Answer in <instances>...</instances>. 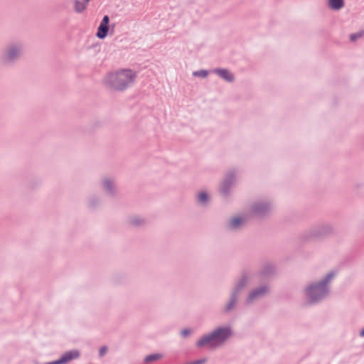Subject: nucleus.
Wrapping results in <instances>:
<instances>
[{
    "label": "nucleus",
    "mask_w": 364,
    "mask_h": 364,
    "mask_svg": "<svg viewBox=\"0 0 364 364\" xmlns=\"http://www.w3.org/2000/svg\"><path fill=\"white\" fill-rule=\"evenodd\" d=\"M336 274V270H331L320 279L309 282L305 287L304 293L309 303L318 304L328 297L331 291V284Z\"/></svg>",
    "instance_id": "1"
},
{
    "label": "nucleus",
    "mask_w": 364,
    "mask_h": 364,
    "mask_svg": "<svg viewBox=\"0 0 364 364\" xmlns=\"http://www.w3.org/2000/svg\"><path fill=\"white\" fill-rule=\"evenodd\" d=\"M234 336L230 324L219 325L210 332L201 336L196 341L198 348L216 349L223 346Z\"/></svg>",
    "instance_id": "2"
},
{
    "label": "nucleus",
    "mask_w": 364,
    "mask_h": 364,
    "mask_svg": "<svg viewBox=\"0 0 364 364\" xmlns=\"http://www.w3.org/2000/svg\"><path fill=\"white\" fill-rule=\"evenodd\" d=\"M136 77V72L130 69H122L108 73L104 78V83L113 90L123 91L134 83Z\"/></svg>",
    "instance_id": "3"
},
{
    "label": "nucleus",
    "mask_w": 364,
    "mask_h": 364,
    "mask_svg": "<svg viewBox=\"0 0 364 364\" xmlns=\"http://www.w3.org/2000/svg\"><path fill=\"white\" fill-rule=\"evenodd\" d=\"M23 50V42L20 41L10 42L4 48L0 55V60L4 64H12L21 57Z\"/></svg>",
    "instance_id": "4"
},
{
    "label": "nucleus",
    "mask_w": 364,
    "mask_h": 364,
    "mask_svg": "<svg viewBox=\"0 0 364 364\" xmlns=\"http://www.w3.org/2000/svg\"><path fill=\"white\" fill-rule=\"evenodd\" d=\"M237 171L235 169L228 171L218 187V191L221 196L228 198L232 193V188L236 183Z\"/></svg>",
    "instance_id": "5"
},
{
    "label": "nucleus",
    "mask_w": 364,
    "mask_h": 364,
    "mask_svg": "<svg viewBox=\"0 0 364 364\" xmlns=\"http://www.w3.org/2000/svg\"><path fill=\"white\" fill-rule=\"evenodd\" d=\"M274 208V203L268 198L259 199L250 206V212L256 216L264 217L269 214Z\"/></svg>",
    "instance_id": "6"
},
{
    "label": "nucleus",
    "mask_w": 364,
    "mask_h": 364,
    "mask_svg": "<svg viewBox=\"0 0 364 364\" xmlns=\"http://www.w3.org/2000/svg\"><path fill=\"white\" fill-rule=\"evenodd\" d=\"M269 291V287L262 284L251 289L247 294L245 303L247 306H251L264 297Z\"/></svg>",
    "instance_id": "7"
},
{
    "label": "nucleus",
    "mask_w": 364,
    "mask_h": 364,
    "mask_svg": "<svg viewBox=\"0 0 364 364\" xmlns=\"http://www.w3.org/2000/svg\"><path fill=\"white\" fill-rule=\"evenodd\" d=\"M240 296L235 294L230 291L228 296L225 300L223 304L221 306V314L228 316L232 314L237 307Z\"/></svg>",
    "instance_id": "8"
},
{
    "label": "nucleus",
    "mask_w": 364,
    "mask_h": 364,
    "mask_svg": "<svg viewBox=\"0 0 364 364\" xmlns=\"http://www.w3.org/2000/svg\"><path fill=\"white\" fill-rule=\"evenodd\" d=\"M247 216L245 213L237 214L228 219L225 223V228L230 231L241 230L247 221Z\"/></svg>",
    "instance_id": "9"
},
{
    "label": "nucleus",
    "mask_w": 364,
    "mask_h": 364,
    "mask_svg": "<svg viewBox=\"0 0 364 364\" xmlns=\"http://www.w3.org/2000/svg\"><path fill=\"white\" fill-rule=\"evenodd\" d=\"M101 188L104 193L113 198L117 196L118 190L115 179L109 176H105L101 180Z\"/></svg>",
    "instance_id": "10"
},
{
    "label": "nucleus",
    "mask_w": 364,
    "mask_h": 364,
    "mask_svg": "<svg viewBox=\"0 0 364 364\" xmlns=\"http://www.w3.org/2000/svg\"><path fill=\"white\" fill-rule=\"evenodd\" d=\"M250 281V275L247 272H243L235 280L233 287L231 288V292L241 296L243 290L245 289Z\"/></svg>",
    "instance_id": "11"
},
{
    "label": "nucleus",
    "mask_w": 364,
    "mask_h": 364,
    "mask_svg": "<svg viewBox=\"0 0 364 364\" xmlns=\"http://www.w3.org/2000/svg\"><path fill=\"white\" fill-rule=\"evenodd\" d=\"M333 230L332 226L328 223H323L314 227L311 230V235L315 237H323L329 235Z\"/></svg>",
    "instance_id": "12"
},
{
    "label": "nucleus",
    "mask_w": 364,
    "mask_h": 364,
    "mask_svg": "<svg viewBox=\"0 0 364 364\" xmlns=\"http://www.w3.org/2000/svg\"><path fill=\"white\" fill-rule=\"evenodd\" d=\"M211 73L218 75L220 78L228 82H232L235 80V75L229 70L225 68H215Z\"/></svg>",
    "instance_id": "13"
},
{
    "label": "nucleus",
    "mask_w": 364,
    "mask_h": 364,
    "mask_svg": "<svg viewBox=\"0 0 364 364\" xmlns=\"http://www.w3.org/2000/svg\"><path fill=\"white\" fill-rule=\"evenodd\" d=\"M109 18L108 16L106 15L103 17L102 21L100 22L96 34L97 38H99L100 39H104L107 36L109 30Z\"/></svg>",
    "instance_id": "14"
},
{
    "label": "nucleus",
    "mask_w": 364,
    "mask_h": 364,
    "mask_svg": "<svg viewBox=\"0 0 364 364\" xmlns=\"http://www.w3.org/2000/svg\"><path fill=\"white\" fill-rule=\"evenodd\" d=\"M80 357V352L77 350H72L63 353L59 358L61 364H68L70 361L77 359Z\"/></svg>",
    "instance_id": "15"
},
{
    "label": "nucleus",
    "mask_w": 364,
    "mask_h": 364,
    "mask_svg": "<svg viewBox=\"0 0 364 364\" xmlns=\"http://www.w3.org/2000/svg\"><path fill=\"white\" fill-rule=\"evenodd\" d=\"M275 268L272 263H265L260 269V274L262 276H269L274 272Z\"/></svg>",
    "instance_id": "16"
},
{
    "label": "nucleus",
    "mask_w": 364,
    "mask_h": 364,
    "mask_svg": "<svg viewBox=\"0 0 364 364\" xmlns=\"http://www.w3.org/2000/svg\"><path fill=\"white\" fill-rule=\"evenodd\" d=\"M197 201L202 205H205L209 201V196L206 191L199 192L196 196Z\"/></svg>",
    "instance_id": "17"
},
{
    "label": "nucleus",
    "mask_w": 364,
    "mask_h": 364,
    "mask_svg": "<svg viewBox=\"0 0 364 364\" xmlns=\"http://www.w3.org/2000/svg\"><path fill=\"white\" fill-rule=\"evenodd\" d=\"M328 6L333 10H340L344 6V0H328Z\"/></svg>",
    "instance_id": "18"
},
{
    "label": "nucleus",
    "mask_w": 364,
    "mask_h": 364,
    "mask_svg": "<svg viewBox=\"0 0 364 364\" xmlns=\"http://www.w3.org/2000/svg\"><path fill=\"white\" fill-rule=\"evenodd\" d=\"M90 1V0H76L75 1V11L77 13H80V12L83 11L85 9L87 3Z\"/></svg>",
    "instance_id": "19"
},
{
    "label": "nucleus",
    "mask_w": 364,
    "mask_h": 364,
    "mask_svg": "<svg viewBox=\"0 0 364 364\" xmlns=\"http://www.w3.org/2000/svg\"><path fill=\"white\" fill-rule=\"evenodd\" d=\"M164 357L162 353H154L149 355L144 358V362L145 363H149L161 359Z\"/></svg>",
    "instance_id": "20"
},
{
    "label": "nucleus",
    "mask_w": 364,
    "mask_h": 364,
    "mask_svg": "<svg viewBox=\"0 0 364 364\" xmlns=\"http://www.w3.org/2000/svg\"><path fill=\"white\" fill-rule=\"evenodd\" d=\"M128 222L130 225L134 226H139L144 223V218L140 216L134 215L132 216L128 219Z\"/></svg>",
    "instance_id": "21"
},
{
    "label": "nucleus",
    "mask_w": 364,
    "mask_h": 364,
    "mask_svg": "<svg viewBox=\"0 0 364 364\" xmlns=\"http://www.w3.org/2000/svg\"><path fill=\"white\" fill-rule=\"evenodd\" d=\"M99 203V198L95 196H90L87 199V204L90 207H95Z\"/></svg>",
    "instance_id": "22"
},
{
    "label": "nucleus",
    "mask_w": 364,
    "mask_h": 364,
    "mask_svg": "<svg viewBox=\"0 0 364 364\" xmlns=\"http://www.w3.org/2000/svg\"><path fill=\"white\" fill-rule=\"evenodd\" d=\"M209 74V72L206 70H196L193 73V75L195 77H200L202 78H205Z\"/></svg>",
    "instance_id": "23"
},
{
    "label": "nucleus",
    "mask_w": 364,
    "mask_h": 364,
    "mask_svg": "<svg viewBox=\"0 0 364 364\" xmlns=\"http://www.w3.org/2000/svg\"><path fill=\"white\" fill-rule=\"evenodd\" d=\"M363 36V33L362 32H359V33H353L350 36V38L352 41H356L357 39L360 38L361 36Z\"/></svg>",
    "instance_id": "24"
},
{
    "label": "nucleus",
    "mask_w": 364,
    "mask_h": 364,
    "mask_svg": "<svg viewBox=\"0 0 364 364\" xmlns=\"http://www.w3.org/2000/svg\"><path fill=\"white\" fill-rule=\"evenodd\" d=\"M192 333V331L189 328H184L181 331V335L186 338V337H188Z\"/></svg>",
    "instance_id": "25"
},
{
    "label": "nucleus",
    "mask_w": 364,
    "mask_h": 364,
    "mask_svg": "<svg viewBox=\"0 0 364 364\" xmlns=\"http://www.w3.org/2000/svg\"><path fill=\"white\" fill-rule=\"evenodd\" d=\"M107 348L106 346H102L100 348V350H99V355L100 357H102L105 355V353H107Z\"/></svg>",
    "instance_id": "26"
},
{
    "label": "nucleus",
    "mask_w": 364,
    "mask_h": 364,
    "mask_svg": "<svg viewBox=\"0 0 364 364\" xmlns=\"http://www.w3.org/2000/svg\"><path fill=\"white\" fill-rule=\"evenodd\" d=\"M360 336L364 337V328L360 331Z\"/></svg>",
    "instance_id": "27"
}]
</instances>
